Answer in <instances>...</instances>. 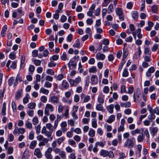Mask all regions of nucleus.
<instances>
[{"instance_id": "nucleus-1", "label": "nucleus", "mask_w": 159, "mask_h": 159, "mask_svg": "<svg viewBox=\"0 0 159 159\" xmlns=\"http://www.w3.org/2000/svg\"><path fill=\"white\" fill-rule=\"evenodd\" d=\"M52 125L51 123H48L46 124V126H43L41 131V133L44 134L48 137L51 140L52 139V137H51L53 131Z\"/></svg>"}, {"instance_id": "nucleus-2", "label": "nucleus", "mask_w": 159, "mask_h": 159, "mask_svg": "<svg viewBox=\"0 0 159 159\" xmlns=\"http://www.w3.org/2000/svg\"><path fill=\"white\" fill-rule=\"evenodd\" d=\"M67 80L70 86L72 87H76L81 82L82 79L81 77L79 76L74 79L67 78Z\"/></svg>"}, {"instance_id": "nucleus-3", "label": "nucleus", "mask_w": 159, "mask_h": 159, "mask_svg": "<svg viewBox=\"0 0 159 159\" xmlns=\"http://www.w3.org/2000/svg\"><path fill=\"white\" fill-rule=\"evenodd\" d=\"M135 143V141L134 138L128 139L124 143V147L125 148L128 147L129 148H131L134 147Z\"/></svg>"}, {"instance_id": "nucleus-4", "label": "nucleus", "mask_w": 159, "mask_h": 159, "mask_svg": "<svg viewBox=\"0 0 159 159\" xmlns=\"http://www.w3.org/2000/svg\"><path fill=\"white\" fill-rule=\"evenodd\" d=\"M115 12L117 16H119V19L120 21H123L125 19V16L122 9L117 7L115 9Z\"/></svg>"}, {"instance_id": "nucleus-5", "label": "nucleus", "mask_w": 159, "mask_h": 159, "mask_svg": "<svg viewBox=\"0 0 159 159\" xmlns=\"http://www.w3.org/2000/svg\"><path fill=\"white\" fill-rule=\"evenodd\" d=\"M54 108L53 106L50 104H47L44 109V114L47 116L50 114L49 111L52 112L53 111Z\"/></svg>"}, {"instance_id": "nucleus-6", "label": "nucleus", "mask_w": 159, "mask_h": 159, "mask_svg": "<svg viewBox=\"0 0 159 159\" xmlns=\"http://www.w3.org/2000/svg\"><path fill=\"white\" fill-rule=\"evenodd\" d=\"M52 150V148L49 147L45 152L44 155L47 159H52L53 156L51 154Z\"/></svg>"}, {"instance_id": "nucleus-7", "label": "nucleus", "mask_w": 159, "mask_h": 159, "mask_svg": "<svg viewBox=\"0 0 159 159\" xmlns=\"http://www.w3.org/2000/svg\"><path fill=\"white\" fill-rule=\"evenodd\" d=\"M60 99L59 97L56 96H54L49 98V102L54 104H57L59 102Z\"/></svg>"}, {"instance_id": "nucleus-8", "label": "nucleus", "mask_w": 159, "mask_h": 159, "mask_svg": "<svg viewBox=\"0 0 159 159\" xmlns=\"http://www.w3.org/2000/svg\"><path fill=\"white\" fill-rule=\"evenodd\" d=\"M68 65L70 69L73 70L76 67V63L75 61L71 59L68 63Z\"/></svg>"}, {"instance_id": "nucleus-9", "label": "nucleus", "mask_w": 159, "mask_h": 159, "mask_svg": "<svg viewBox=\"0 0 159 159\" xmlns=\"http://www.w3.org/2000/svg\"><path fill=\"white\" fill-rule=\"evenodd\" d=\"M69 87L68 82L65 80H63L61 84V89L63 90L67 89Z\"/></svg>"}, {"instance_id": "nucleus-10", "label": "nucleus", "mask_w": 159, "mask_h": 159, "mask_svg": "<svg viewBox=\"0 0 159 159\" xmlns=\"http://www.w3.org/2000/svg\"><path fill=\"white\" fill-rule=\"evenodd\" d=\"M91 84L92 85L96 84L98 83V78L96 75H92L90 78Z\"/></svg>"}, {"instance_id": "nucleus-11", "label": "nucleus", "mask_w": 159, "mask_h": 159, "mask_svg": "<svg viewBox=\"0 0 159 159\" xmlns=\"http://www.w3.org/2000/svg\"><path fill=\"white\" fill-rule=\"evenodd\" d=\"M149 130L152 136L153 137L157 133L158 129L157 127H150Z\"/></svg>"}, {"instance_id": "nucleus-12", "label": "nucleus", "mask_w": 159, "mask_h": 159, "mask_svg": "<svg viewBox=\"0 0 159 159\" xmlns=\"http://www.w3.org/2000/svg\"><path fill=\"white\" fill-rule=\"evenodd\" d=\"M136 99L138 102H140L141 100V94L140 89L139 88H138L136 89Z\"/></svg>"}, {"instance_id": "nucleus-13", "label": "nucleus", "mask_w": 159, "mask_h": 159, "mask_svg": "<svg viewBox=\"0 0 159 159\" xmlns=\"http://www.w3.org/2000/svg\"><path fill=\"white\" fill-rule=\"evenodd\" d=\"M105 95L101 92L99 95L98 100L99 103L101 104H103L104 101Z\"/></svg>"}, {"instance_id": "nucleus-14", "label": "nucleus", "mask_w": 159, "mask_h": 159, "mask_svg": "<svg viewBox=\"0 0 159 159\" xmlns=\"http://www.w3.org/2000/svg\"><path fill=\"white\" fill-rule=\"evenodd\" d=\"M96 58L98 60H103L105 59V56L101 52H98L96 54Z\"/></svg>"}, {"instance_id": "nucleus-15", "label": "nucleus", "mask_w": 159, "mask_h": 159, "mask_svg": "<svg viewBox=\"0 0 159 159\" xmlns=\"http://www.w3.org/2000/svg\"><path fill=\"white\" fill-rule=\"evenodd\" d=\"M34 155L39 158H40L42 157V154L41 151L39 148H37L35 149L34 152Z\"/></svg>"}, {"instance_id": "nucleus-16", "label": "nucleus", "mask_w": 159, "mask_h": 159, "mask_svg": "<svg viewBox=\"0 0 159 159\" xmlns=\"http://www.w3.org/2000/svg\"><path fill=\"white\" fill-rule=\"evenodd\" d=\"M95 7V5L93 4L91 7L89 8V11L87 12V15L88 16L91 17L93 16V13Z\"/></svg>"}, {"instance_id": "nucleus-17", "label": "nucleus", "mask_w": 159, "mask_h": 159, "mask_svg": "<svg viewBox=\"0 0 159 159\" xmlns=\"http://www.w3.org/2000/svg\"><path fill=\"white\" fill-rule=\"evenodd\" d=\"M67 126V124L66 121H63L61 124V129L63 132L68 130Z\"/></svg>"}, {"instance_id": "nucleus-18", "label": "nucleus", "mask_w": 159, "mask_h": 159, "mask_svg": "<svg viewBox=\"0 0 159 159\" xmlns=\"http://www.w3.org/2000/svg\"><path fill=\"white\" fill-rule=\"evenodd\" d=\"M129 54V51L128 49H123L122 60V61H124L125 62V59Z\"/></svg>"}, {"instance_id": "nucleus-19", "label": "nucleus", "mask_w": 159, "mask_h": 159, "mask_svg": "<svg viewBox=\"0 0 159 159\" xmlns=\"http://www.w3.org/2000/svg\"><path fill=\"white\" fill-rule=\"evenodd\" d=\"M22 94V91L21 89L19 90L15 94V98L16 100H19L21 97Z\"/></svg>"}, {"instance_id": "nucleus-20", "label": "nucleus", "mask_w": 159, "mask_h": 159, "mask_svg": "<svg viewBox=\"0 0 159 159\" xmlns=\"http://www.w3.org/2000/svg\"><path fill=\"white\" fill-rule=\"evenodd\" d=\"M102 104L100 103L97 104L96 106V109L97 111H100L102 112H104L105 111V110L104 109L103 107Z\"/></svg>"}, {"instance_id": "nucleus-21", "label": "nucleus", "mask_w": 159, "mask_h": 159, "mask_svg": "<svg viewBox=\"0 0 159 159\" xmlns=\"http://www.w3.org/2000/svg\"><path fill=\"white\" fill-rule=\"evenodd\" d=\"M62 102L64 103L70 105L71 102V100L65 97H63L62 98Z\"/></svg>"}, {"instance_id": "nucleus-22", "label": "nucleus", "mask_w": 159, "mask_h": 159, "mask_svg": "<svg viewBox=\"0 0 159 159\" xmlns=\"http://www.w3.org/2000/svg\"><path fill=\"white\" fill-rule=\"evenodd\" d=\"M61 59L63 61L69 60V57H68V55L65 52H64L60 57Z\"/></svg>"}, {"instance_id": "nucleus-23", "label": "nucleus", "mask_w": 159, "mask_h": 159, "mask_svg": "<svg viewBox=\"0 0 159 159\" xmlns=\"http://www.w3.org/2000/svg\"><path fill=\"white\" fill-rule=\"evenodd\" d=\"M145 137L143 135V133L142 132L141 134L139 135L137 137V141L139 143L142 142L144 140Z\"/></svg>"}, {"instance_id": "nucleus-24", "label": "nucleus", "mask_w": 159, "mask_h": 159, "mask_svg": "<svg viewBox=\"0 0 159 159\" xmlns=\"http://www.w3.org/2000/svg\"><path fill=\"white\" fill-rule=\"evenodd\" d=\"M120 105L122 107L127 108L130 107L131 106V104L129 102H121Z\"/></svg>"}, {"instance_id": "nucleus-25", "label": "nucleus", "mask_w": 159, "mask_h": 159, "mask_svg": "<svg viewBox=\"0 0 159 159\" xmlns=\"http://www.w3.org/2000/svg\"><path fill=\"white\" fill-rule=\"evenodd\" d=\"M18 81H19L20 82H21L23 81L22 77H20L19 74L17 75L16 77V80L14 82V87H16L17 85L18 84Z\"/></svg>"}, {"instance_id": "nucleus-26", "label": "nucleus", "mask_w": 159, "mask_h": 159, "mask_svg": "<svg viewBox=\"0 0 159 159\" xmlns=\"http://www.w3.org/2000/svg\"><path fill=\"white\" fill-rule=\"evenodd\" d=\"M114 108V106L113 104H111L107 107V110L111 114H112L113 113Z\"/></svg>"}, {"instance_id": "nucleus-27", "label": "nucleus", "mask_w": 159, "mask_h": 159, "mask_svg": "<svg viewBox=\"0 0 159 159\" xmlns=\"http://www.w3.org/2000/svg\"><path fill=\"white\" fill-rule=\"evenodd\" d=\"M132 17L135 20H137L138 18V13L137 11H134L131 13Z\"/></svg>"}, {"instance_id": "nucleus-28", "label": "nucleus", "mask_w": 159, "mask_h": 159, "mask_svg": "<svg viewBox=\"0 0 159 159\" xmlns=\"http://www.w3.org/2000/svg\"><path fill=\"white\" fill-rule=\"evenodd\" d=\"M30 98V96L28 93H26L25 94V96L23 98V103L24 104L27 103L29 101Z\"/></svg>"}, {"instance_id": "nucleus-29", "label": "nucleus", "mask_w": 159, "mask_h": 159, "mask_svg": "<svg viewBox=\"0 0 159 159\" xmlns=\"http://www.w3.org/2000/svg\"><path fill=\"white\" fill-rule=\"evenodd\" d=\"M37 144V141L35 140H33L31 142L29 146V148L31 149H33L35 148Z\"/></svg>"}, {"instance_id": "nucleus-30", "label": "nucleus", "mask_w": 159, "mask_h": 159, "mask_svg": "<svg viewBox=\"0 0 159 159\" xmlns=\"http://www.w3.org/2000/svg\"><path fill=\"white\" fill-rule=\"evenodd\" d=\"M108 151L107 150L102 149L100 152V155L103 157H106L108 156Z\"/></svg>"}, {"instance_id": "nucleus-31", "label": "nucleus", "mask_w": 159, "mask_h": 159, "mask_svg": "<svg viewBox=\"0 0 159 159\" xmlns=\"http://www.w3.org/2000/svg\"><path fill=\"white\" fill-rule=\"evenodd\" d=\"M69 107L68 106H66V108L65 109V112L63 115V116H64L66 118H68L69 117Z\"/></svg>"}, {"instance_id": "nucleus-32", "label": "nucleus", "mask_w": 159, "mask_h": 159, "mask_svg": "<svg viewBox=\"0 0 159 159\" xmlns=\"http://www.w3.org/2000/svg\"><path fill=\"white\" fill-rule=\"evenodd\" d=\"M6 104L5 102H4L3 104L2 108L1 110V114L3 116H5L6 115Z\"/></svg>"}, {"instance_id": "nucleus-33", "label": "nucleus", "mask_w": 159, "mask_h": 159, "mask_svg": "<svg viewBox=\"0 0 159 159\" xmlns=\"http://www.w3.org/2000/svg\"><path fill=\"white\" fill-rule=\"evenodd\" d=\"M39 92L44 94L48 95L49 93V91L43 87H41L40 89Z\"/></svg>"}, {"instance_id": "nucleus-34", "label": "nucleus", "mask_w": 159, "mask_h": 159, "mask_svg": "<svg viewBox=\"0 0 159 159\" xmlns=\"http://www.w3.org/2000/svg\"><path fill=\"white\" fill-rule=\"evenodd\" d=\"M142 53V51L141 50V47L140 46L138 47V52H136L135 53V55L136 56L135 58L137 59L139 58Z\"/></svg>"}, {"instance_id": "nucleus-35", "label": "nucleus", "mask_w": 159, "mask_h": 159, "mask_svg": "<svg viewBox=\"0 0 159 159\" xmlns=\"http://www.w3.org/2000/svg\"><path fill=\"white\" fill-rule=\"evenodd\" d=\"M95 131L92 128H90L88 132V135L91 137H93L95 136Z\"/></svg>"}, {"instance_id": "nucleus-36", "label": "nucleus", "mask_w": 159, "mask_h": 159, "mask_svg": "<svg viewBox=\"0 0 159 159\" xmlns=\"http://www.w3.org/2000/svg\"><path fill=\"white\" fill-rule=\"evenodd\" d=\"M144 53L145 54H147L148 55H151V52L150 50H149V46L147 45L146 46H144Z\"/></svg>"}, {"instance_id": "nucleus-37", "label": "nucleus", "mask_w": 159, "mask_h": 159, "mask_svg": "<svg viewBox=\"0 0 159 159\" xmlns=\"http://www.w3.org/2000/svg\"><path fill=\"white\" fill-rule=\"evenodd\" d=\"M49 139H44L42 141L40 142L39 144V146H44L45 144L48 143Z\"/></svg>"}, {"instance_id": "nucleus-38", "label": "nucleus", "mask_w": 159, "mask_h": 159, "mask_svg": "<svg viewBox=\"0 0 159 159\" xmlns=\"http://www.w3.org/2000/svg\"><path fill=\"white\" fill-rule=\"evenodd\" d=\"M115 116L113 115H111L107 120V122L108 123H111L115 120Z\"/></svg>"}, {"instance_id": "nucleus-39", "label": "nucleus", "mask_w": 159, "mask_h": 159, "mask_svg": "<svg viewBox=\"0 0 159 159\" xmlns=\"http://www.w3.org/2000/svg\"><path fill=\"white\" fill-rule=\"evenodd\" d=\"M89 72L90 73H96L97 72V67L94 66H92L89 69Z\"/></svg>"}, {"instance_id": "nucleus-40", "label": "nucleus", "mask_w": 159, "mask_h": 159, "mask_svg": "<svg viewBox=\"0 0 159 159\" xmlns=\"http://www.w3.org/2000/svg\"><path fill=\"white\" fill-rule=\"evenodd\" d=\"M92 125L93 127L96 128L97 127V120L96 118H93L92 120Z\"/></svg>"}, {"instance_id": "nucleus-41", "label": "nucleus", "mask_w": 159, "mask_h": 159, "mask_svg": "<svg viewBox=\"0 0 159 159\" xmlns=\"http://www.w3.org/2000/svg\"><path fill=\"white\" fill-rule=\"evenodd\" d=\"M36 106V103L34 102H30L28 103L27 105L28 108L31 109H34Z\"/></svg>"}, {"instance_id": "nucleus-42", "label": "nucleus", "mask_w": 159, "mask_h": 159, "mask_svg": "<svg viewBox=\"0 0 159 159\" xmlns=\"http://www.w3.org/2000/svg\"><path fill=\"white\" fill-rule=\"evenodd\" d=\"M25 125L27 129H31L33 127L32 124L28 120L26 121Z\"/></svg>"}, {"instance_id": "nucleus-43", "label": "nucleus", "mask_w": 159, "mask_h": 159, "mask_svg": "<svg viewBox=\"0 0 159 159\" xmlns=\"http://www.w3.org/2000/svg\"><path fill=\"white\" fill-rule=\"evenodd\" d=\"M54 78L57 80L61 81L64 78V75L62 74H59L57 76H55Z\"/></svg>"}, {"instance_id": "nucleus-44", "label": "nucleus", "mask_w": 159, "mask_h": 159, "mask_svg": "<svg viewBox=\"0 0 159 159\" xmlns=\"http://www.w3.org/2000/svg\"><path fill=\"white\" fill-rule=\"evenodd\" d=\"M73 91L72 89H71L70 91H67L65 93V97L69 98L70 97L71 94H73Z\"/></svg>"}, {"instance_id": "nucleus-45", "label": "nucleus", "mask_w": 159, "mask_h": 159, "mask_svg": "<svg viewBox=\"0 0 159 159\" xmlns=\"http://www.w3.org/2000/svg\"><path fill=\"white\" fill-rule=\"evenodd\" d=\"M32 61L33 62L34 64L37 66H40L41 65V61L38 60L33 59L32 60Z\"/></svg>"}, {"instance_id": "nucleus-46", "label": "nucleus", "mask_w": 159, "mask_h": 159, "mask_svg": "<svg viewBox=\"0 0 159 159\" xmlns=\"http://www.w3.org/2000/svg\"><path fill=\"white\" fill-rule=\"evenodd\" d=\"M46 72L48 75L52 76L54 75L55 73L54 71L51 69H47Z\"/></svg>"}, {"instance_id": "nucleus-47", "label": "nucleus", "mask_w": 159, "mask_h": 159, "mask_svg": "<svg viewBox=\"0 0 159 159\" xmlns=\"http://www.w3.org/2000/svg\"><path fill=\"white\" fill-rule=\"evenodd\" d=\"M29 157V152L28 151H25L22 156V159H28Z\"/></svg>"}, {"instance_id": "nucleus-48", "label": "nucleus", "mask_w": 159, "mask_h": 159, "mask_svg": "<svg viewBox=\"0 0 159 159\" xmlns=\"http://www.w3.org/2000/svg\"><path fill=\"white\" fill-rule=\"evenodd\" d=\"M59 155L62 159H65L66 158V152L64 151H61L59 153Z\"/></svg>"}, {"instance_id": "nucleus-49", "label": "nucleus", "mask_w": 159, "mask_h": 159, "mask_svg": "<svg viewBox=\"0 0 159 159\" xmlns=\"http://www.w3.org/2000/svg\"><path fill=\"white\" fill-rule=\"evenodd\" d=\"M114 10L113 5L112 4H110L108 6L107 9V12L110 13L112 12Z\"/></svg>"}, {"instance_id": "nucleus-50", "label": "nucleus", "mask_w": 159, "mask_h": 159, "mask_svg": "<svg viewBox=\"0 0 159 159\" xmlns=\"http://www.w3.org/2000/svg\"><path fill=\"white\" fill-rule=\"evenodd\" d=\"M14 77H11L10 78L8 81V84L10 86H11L13 84H14L15 80Z\"/></svg>"}, {"instance_id": "nucleus-51", "label": "nucleus", "mask_w": 159, "mask_h": 159, "mask_svg": "<svg viewBox=\"0 0 159 159\" xmlns=\"http://www.w3.org/2000/svg\"><path fill=\"white\" fill-rule=\"evenodd\" d=\"M140 132V130L139 129L137 128L134 130H131L130 131V133L132 136H134L136 134H138Z\"/></svg>"}, {"instance_id": "nucleus-52", "label": "nucleus", "mask_w": 159, "mask_h": 159, "mask_svg": "<svg viewBox=\"0 0 159 159\" xmlns=\"http://www.w3.org/2000/svg\"><path fill=\"white\" fill-rule=\"evenodd\" d=\"M64 109V106L61 103L58 106V111L59 113H62Z\"/></svg>"}, {"instance_id": "nucleus-53", "label": "nucleus", "mask_w": 159, "mask_h": 159, "mask_svg": "<svg viewBox=\"0 0 159 159\" xmlns=\"http://www.w3.org/2000/svg\"><path fill=\"white\" fill-rule=\"evenodd\" d=\"M59 56L58 55H54L50 57V60L53 61H56L57 60L59 59Z\"/></svg>"}, {"instance_id": "nucleus-54", "label": "nucleus", "mask_w": 159, "mask_h": 159, "mask_svg": "<svg viewBox=\"0 0 159 159\" xmlns=\"http://www.w3.org/2000/svg\"><path fill=\"white\" fill-rule=\"evenodd\" d=\"M56 63L52 61H50V62L48 63V66L49 67H55L56 65Z\"/></svg>"}, {"instance_id": "nucleus-55", "label": "nucleus", "mask_w": 159, "mask_h": 159, "mask_svg": "<svg viewBox=\"0 0 159 159\" xmlns=\"http://www.w3.org/2000/svg\"><path fill=\"white\" fill-rule=\"evenodd\" d=\"M65 137L62 136L58 138L57 139V142L59 145H60L61 143L65 139Z\"/></svg>"}, {"instance_id": "nucleus-56", "label": "nucleus", "mask_w": 159, "mask_h": 159, "mask_svg": "<svg viewBox=\"0 0 159 159\" xmlns=\"http://www.w3.org/2000/svg\"><path fill=\"white\" fill-rule=\"evenodd\" d=\"M129 75V72L128 71L127 68H125L124 69L122 73V76L124 77H127Z\"/></svg>"}, {"instance_id": "nucleus-57", "label": "nucleus", "mask_w": 159, "mask_h": 159, "mask_svg": "<svg viewBox=\"0 0 159 159\" xmlns=\"http://www.w3.org/2000/svg\"><path fill=\"white\" fill-rule=\"evenodd\" d=\"M68 143L69 145H70L74 147H75L76 146V144L75 142V141L74 140L72 139H69L68 141Z\"/></svg>"}, {"instance_id": "nucleus-58", "label": "nucleus", "mask_w": 159, "mask_h": 159, "mask_svg": "<svg viewBox=\"0 0 159 159\" xmlns=\"http://www.w3.org/2000/svg\"><path fill=\"white\" fill-rule=\"evenodd\" d=\"M111 0H103V2L102 4V7H106L111 2Z\"/></svg>"}, {"instance_id": "nucleus-59", "label": "nucleus", "mask_w": 159, "mask_h": 159, "mask_svg": "<svg viewBox=\"0 0 159 159\" xmlns=\"http://www.w3.org/2000/svg\"><path fill=\"white\" fill-rule=\"evenodd\" d=\"M35 67L33 65H30L29 68V71L31 74H33L35 70Z\"/></svg>"}, {"instance_id": "nucleus-60", "label": "nucleus", "mask_w": 159, "mask_h": 159, "mask_svg": "<svg viewBox=\"0 0 159 159\" xmlns=\"http://www.w3.org/2000/svg\"><path fill=\"white\" fill-rule=\"evenodd\" d=\"M95 144L98 147V146H99L100 147L103 148L104 146L105 145V143L102 141H97L95 143Z\"/></svg>"}, {"instance_id": "nucleus-61", "label": "nucleus", "mask_w": 159, "mask_h": 159, "mask_svg": "<svg viewBox=\"0 0 159 159\" xmlns=\"http://www.w3.org/2000/svg\"><path fill=\"white\" fill-rule=\"evenodd\" d=\"M34 132L31 130L30 133L29 135V138L30 140H33L34 138Z\"/></svg>"}, {"instance_id": "nucleus-62", "label": "nucleus", "mask_w": 159, "mask_h": 159, "mask_svg": "<svg viewBox=\"0 0 159 159\" xmlns=\"http://www.w3.org/2000/svg\"><path fill=\"white\" fill-rule=\"evenodd\" d=\"M9 57L12 60H14L16 58L15 52H11L9 55Z\"/></svg>"}, {"instance_id": "nucleus-63", "label": "nucleus", "mask_w": 159, "mask_h": 159, "mask_svg": "<svg viewBox=\"0 0 159 159\" xmlns=\"http://www.w3.org/2000/svg\"><path fill=\"white\" fill-rule=\"evenodd\" d=\"M52 84L49 81H46L44 84V87L46 88H51L52 86Z\"/></svg>"}, {"instance_id": "nucleus-64", "label": "nucleus", "mask_w": 159, "mask_h": 159, "mask_svg": "<svg viewBox=\"0 0 159 159\" xmlns=\"http://www.w3.org/2000/svg\"><path fill=\"white\" fill-rule=\"evenodd\" d=\"M32 123L34 125H36L39 123V120L37 117H34L32 119Z\"/></svg>"}]
</instances>
